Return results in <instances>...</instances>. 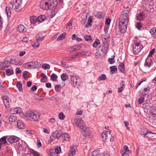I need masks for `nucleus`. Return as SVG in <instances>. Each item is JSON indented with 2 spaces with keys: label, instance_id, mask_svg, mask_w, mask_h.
Returning a JSON list of instances; mask_svg holds the SVG:
<instances>
[{
  "label": "nucleus",
  "instance_id": "obj_1",
  "mask_svg": "<svg viewBox=\"0 0 156 156\" xmlns=\"http://www.w3.org/2000/svg\"><path fill=\"white\" fill-rule=\"evenodd\" d=\"M129 8L127 7L121 13L119 18V29L121 33H125L126 30L129 20Z\"/></svg>",
  "mask_w": 156,
  "mask_h": 156
},
{
  "label": "nucleus",
  "instance_id": "obj_2",
  "mask_svg": "<svg viewBox=\"0 0 156 156\" xmlns=\"http://www.w3.org/2000/svg\"><path fill=\"white\" fill-rule=\"evenodd\" d=\"M74 122L76 127L81 129H84L87 128L86 126L80 116H77L74 118Z\"/></svg>",
  "mask_w": 156,
  "mask_h": 156
},
{
  "label": "nucleus",
  "instance_id": "obj_3",
  "mask_svg": "<svg viewBox=\"0 0 156 156\" xmlns=\"http://www.w3.org/2000/svg\"><path fill=\"white\" fill-rule=\"evenodd\" d=\"M40 115V114L37 112H31L27 114L26 117L31 121H37Z\"/></svg>",
  "mask_w": 156,
  "mask_h": 156
},
{
  "label": "nucleus",
  "instance_id": "obj_4",
  "mask_svg": "<svg viewBox=\"0 0 156 156\" xmlns=\"http://www.w3.org/2000/svg\"><path fill=\"white\" fill-rule=\"evenodd\" d=\"M22 0H16L13 4L10 3L9 6L11 8H14L15 10L17 12L20 11L21 9V5L22 3Z\"/></svg>",
  "mask_w": 156,
  "mask_h": 156
},
{
  "label": "nucleus",
  "instance_id": "obj_5",
  "mask_svg": "<svg viewBox=\"0 0 156 156\" xmlns=\"http://www.w3.org/2000/svg\"><path fill=\"white\" fill-rule=\"evenodd\" d=\"M25 65L29 69L37 68L40 66L41 64L37 62L33 61L27 63Z\"/></svg>",
  "mask_w": 156,
  "mask_h": 156
},
{
  "label": "nucleus",
  "instance_id": "obj_6",
  "mask_svg": "<svg viewBox=\"0 0 156 156\" xmlns=\"http://www.w3.org/2000/svg\"><path fill=\"white\" fill-rule=\"evenodd\" d=\"M70 80L71 84L74 87H75L77 85L80 86V79L79 77L75 76H71Z\"/></svg>",
  "mask_w": 156,
  "mask_h": 156
},
{
  "label": "nucleus",
  "instance_id": "obj_7",
  "mask_svg": "<svg viewBox=\"0 0 156 156\" xmlns=\"http://www.w3.org/2000/svg\"><path fill=\"white\" fill-rule=\"evenodd\" d=\"M48 9L53 10L57 6L58 2L57 0H50L47 2Z\"/></svg>",
  "mask_w": 156,
  "mask_h": 156
},
{
  "label": "nucleus",
  "instance_id": "obj_8",
  "mask_svg": "<svg viewBox=\"0 0 156 156\" xmlns=\"http://www.w3.org/2000/svg\"><path fill=\"white\" fill-rule=\"evenodd\" d=\"M143 5L144 8L147 10H149L151 9L153 7V4H151L149 3V0H144L143 2Z\"/></svg>",
  "mask_w": 156,
  "mask_h": 156
},
{
  "label": "nucleus",
  "instance_id": "obj_9",
  "mask_svg": "<svg viewBox=\"0 0 156 156\" xmlns=\"http://www.w3.org/2000/svg\"><path fill=\"white\" fill-rule=\"evenodd\" d=\"M140 134L141 135H144V137H146V135L148 133L156 134V133H154L151 131H148L147 129L144 127H143L140 128Z\"/></svg>",
  "mask_w": 156,
  "mask_h": 156
},
{
  "label": "nucleus",
  "instance_id": "obj_10",
  "mask_svg": "<svg viewBox=\"0 0 156 156\" xmlns=\"http://www.w3.org/2000/svg\"><path fill=\"white\" fill-rule=\"evenodd\" d=\"M19 140V138L16 136H11L7 139L8 141L10 143L17 142Z\"/></svg>",
  "mask_w": 156,
  "mask_h": 156
},
{
  "label": "nucleus",
  "instance_id": "obj_11",
  "mask_svg": "<svg viewBox=\"0 0 156 156\" xmlns=\"http://www.w3.org/2000/svg\"><path fill=\"white\" fill-rule=\"evenodd\" d=\"M149 120L151 123L156 125V115H150Z\"/></svg>",
  "mask_w": 156,
  "mask_h": 156
},
{
  "label": "nucleus",
  "instance_id": "obj_12",
  "mask_svg": "<svg viewBox=\"0 0 156 156\" xmlns=\"http://www.w3.org/2000/svg\"><path fill=\"white\" fill-rule=\"evenodd\" d=\"M76 151L75 149L74 148V145H72L70 147V150L68 153V155L69 156H72L75 154Z\"/></svg>",
  "mask_w": 156,
  "mask_h": 156
},
{
  "label": "nucleus",
  "instance_id": "obj_13",
  "mask_svg": "<svg viewBox=\"0 0 156 156\" xmlns=\"http://www.w3.org/2000/svg\"><path fill=\"white\" fill-rule=\"evenodd\" d=\"M103 53V52H101V51L98 48L96 49V51L95 53V55L97 58H102V55Z\"/></svg>",
  "mask_w": 156,
  "mask_h": 156
},
{
  "label": "nucleus",
  "instance_id": "obj_14",
  "mask_svg": "<svg viewBox=\"0 0 156 156\" xmlns=\"http://www.w3.org/2000/svg\"><path fill=\"white\" fill-rule=\"evenodd\" d=\"M40 5L41 8L44 9L46 10L48 9L47 2H44V1H42L40 2Z\"/></svg>",
  "mask_w": 156,
  "mask_h": 156
},
{
  "label": "nucleus",
  "instance_id": "obj_15",
  "mask_svg": "<svg viewBox=\"0 0 156 156\" xmlns=\"http://www.w3.org/2000/svg\"><path fill=\"white\" fill-rule=\"evenodd\" d=\"M152 62V59L151 58L147 57L146 59L145 65L148 67H150Z\"/></svg>",
  "mask_w": 156,
  "mask_h": 156
},
{
  "label": "nucleus",
  "instance_id": "obj_16",
  "mask_svg": "<svg viewBox=\"0 0 156 156\" xmlns=\"http://www.w3.org/2000/svg\"><path fill=\"white\" fill-rule=\"evenodd\" d=\"M37 22L39 23H41L47 19L45 16L44 15H42L37 17Z\"/></svg>",
  "mask_w": 156,
  "mask_h": 156
},
{
  "label": "nucleus",
  "instance_id": "obj_17",
  "mask_svg": "<svg viewBox=\"0 0 156 156\" xmlns=\"http://www.w3.org/2000/svg\"><path fill=\"white\" fill-rule=\"evenodd\" d=\"M118 69L120 70L121 72L124 74L126 72L125 69L124 65L123 63H120L118 67Z\"/></svg>",
  "mask_w": 156,
  "mask_h": 156
},
{
  "label": "nucleus",
  "instance_id": "obj_18",
  "mask_svg": "<svg viewBox=\"0 0 156 156\" xmlns=\"http://www.w3.org/2000/svg\"><path fill=\"white\" fill-rule=\"evenodd\" d=\"M150 115H156V107L154 106H150Z\"/></svg>",
  "mask_w": 156,
  "mask_h": 156
},
{
  "label": "nucleus",
  "instance_id": "obj_19",
  "mask_svg": "<svg viewBox=\"0 0 156 156\" xmlns=\"http://www.w3.org/2000/svg\"><path fill=\"white\" fill-rule=\"evenodd\" d=\"M144 13L143 12H140L137 16V20L140 21L144 19Z\"/></svg>",
  "mask_w": 156,
  "mask_h": 156
},
{
  "label": "nucleus",
  "instance_id": "obj_20",
  "mask_svg": "<svg viewBox=\"0 0 156 156\" xmlns=\"http://www.w3.org/2000/svg\"><path fill=\"white\" fill-rule=\"evenodd\" d=\"M17 126L19 129H22L24 128L25 124L22 121L19 120L17 122Z\"/></svg>",
  "mask_w": 156,
  "mask_h": 156
},
{
  "label": "nucleus",
  "instance_id": "obj_21",
  "mask_svg": "<svg viewBox=\"0 0 156 156\" xmlns=\"http://www.w3.org/2000/svg\"><path fill=\"white\" fill-rule=\"evenodd\" d=\"M3 102L5 107H9L10 103H11V100L8 98L6 100L4 99Z\"/></svg>",
  "mask_w": 156,
  "mask_h": 156
},
{
  "label": "nucleus",
  "instance_id": "obj_22",
  "mask_svg": "<svg viewBox=\"0 0 156 156\" xmlns=\"http://www.w3.org/2000/svg\"><path fill=\"white\" fill-rule=\"evenodd\" d=\"M36 37L37 41H40L43 40L44 37L41 33H39L36 35Z\"/></svg>",
  "mask_w": 156,
  "mask_h": 156
},
{
  "label": "nucleus",
  "instance_id": "obj_23",
  "mask_svg": "<svg viewBox=\"0 0 156 156\" xmlns=\"http://www.w3.org/2000/svg\"><path fill=\"white\" fill-rule=\"evenodd\" d=\"M17 29L20 32H24L26 31V29L22 25H20L18 26Z\"/></svg>",
  "mask_w": 156,
  "mask_h": 156
},
{
  "label": "nucleus",
  "instance_id": "obj_24",
  "mask_svg": "<svg viewBox=\"0 0 156 156\" xmlns=\"http://www.w3.org/2000/svg\"><path fill=\"white\" fill-rule=\"evenodd\" d=\"M150 32L153 37H156V28H153L151 29Z\"/></svg>",
  "mask_w": 156,
  "mask_h": 156
},
{
  "label": "nucleus",
  "instance_id": "obj_25",
  "mask_svg": "<svg viewBox=\"0 0 156 156\" xmlns=\"http://www.w3.org/2000/svg\"><path fill=\"white\" fill-rule=\"evenodd\" d=\"M5 73L8 76H10L14 74V72L12 69H7L5 70Z\"/></svg>",
  "mask_w": 156,
  "mask_h": 156
},
{
  "label": "nucleus",
  "instance_id": "obj_26",
  "mask_svg": "<svg viewBox=\"0 0 156 156\" xmlns=\"http://www.w3.org/2000/svg\"><path fill=\"white\" fill-rule=\"evenodd\" d=\"M124 83V82L123 81H122V82L120 83L121 86L120 87H119L118 89V92L119 93H120L122 91V90L124 89L125 86Z\"/></svg>",
  "mask_w": 156,
  "mask_h": 156
},
{
  "label": "nucleus",
  "instance_id": "obj_27",
  "mask_svg": "<svg viewBox=\"0 0 156 156\" xmlns=\"http://www.w3.org/2000/svg\"><path fill=\"white\" fill-rule=\"evenodd\" d=\"M105 44L102 45V46L101 50V52H103L104 53H106L108 51V47L107 45L105 46Z\"/></svg>",
  "mask_w": 156,
  "mask_h": 156
},
{
  "label": "nucleus",
  "instance_id": "obj_28",
  "mask_svg": "<svg viewBox=\"0 0 156 156\" xmlns=\"http://www.w3.org/2000/svg\"><path fill=\"white\" fill-rule=\"evenodd\" d=\"M66 33H64L61 34L58 37L57 40L59 41L64 39L66 37Z\"/></svg>",
  "mask_w": 156,
  "mask_h": 156
},
{
  "label": "nucleus",
  "instance_id": "obj_29",
  "mask_svg": "<svg viewBox=\"0 0 156 156\" xmlns=\"http://www.w3.org/2000/svg\"><path fill=\"white\" fill-rule=\"evenodd\" d=\"M30 20L31 23L34 24L37 22V17L33 16L30 17Z\"/></svg>",
  "mask_w": 156,
  "mask_h": 156
},
{
  "label": "nucleus",
  "instance_id": "obj_30",
  "mask_svg": "<svg viewBox=\"0 0 156 156\" xmlns=\"http://www.w3.org/2000/svg\"><path fill=\"white\" fill-rule=\"evenodd\" d=\"M107 131H105V132L103 131L102 134L101 136L103 138V140L105 141L106 140L107 137V134L106 133Z\"/></svg>",
  "mask_w": 156,
  "mask_h": 156
},
{
  "label": "nucleus",
  "instance_id": "obj_31",
  "mask_svg": "<svg viewBox=\"0 0 156 156\" xmlns=\"http://www.w3.org/2000/svg\"><path fill=\"white\" fill-rule=\"evenodd\" d=\"M61 137L64 138V140H67L69 139V135L66 133H64L62 134Z\"/></svg>",
  "mask_w": 156,
  "mask_h": 156
},
{
  "label": "nucleus",
  "instance_id": "obj_32",
  "mask_svg": "<svg viewBox=\"0 0 156 156\" xmlns=\"http://www.w3.org/2000/svg\"><path fill=\"white\" fill-rule=\"evenodd\" d=\"M105 16V15L100 12H98L95 15V16L99 19L102 18Z\"/></svg>",
  "mask_w": 156,
  "mask_h": 156
},
{
  "label": "nucleus",
  "instance_id": "obj_33",
  "mask_svg": "<svg viewBox=\"0 0 156 156\" xmlns=\"http://www.w3.org/2000/svg\"><path fill=\"white\" fill-rule=\"evenodd\" d=\"M149 87L144 88L142 91V95H147L149 92Z\"/></svg>",
  "mask_w": 156,
  "mask_h": 156
},
{
  "label": "nucleus",
  "instance_id": "obj_34",
  "mask_svg": "<svg viewBox=\"0 0 156 156\" xmlns=\"http://www.w3.org/2000/svg\"><path fill=\"white\" fill-rule=\"evenodd\" d=\"M5 12L7 14L8 18H10L11 17V11L9 8L6 7L5 8Z\"/></svg>",
  "mask_w": 156,
  "mask_h": 156
},
{
  "label": "nucleus",
  "instance_id": "obj_35",
  "mask_svg": "<svg viewBox=\"0 0 156 156\" xmlns=\"http://www.w3.org/2000/svg\"><path fill=\"white\" fill-rule=\"evenodd\" d=\"M72 39L73 40H76L77 41H79L82 40L81 38L78 37L75 34L72 35Z\"/></svg>",
  "mask_w": 156,
  "mask_h": 156
},
{
  "label": "nucleus",
  "instance_id": "obj_36",
  "mask_svg": "<svg viewBox=\"0 0 156 156\" xmlns=\"http://www.w3.org/2000/svg\"><path fill=\"white\" fill-rule=\"evenodd\" d=\"M100 151L99 149H97L94 151L92 153L91 156H98Z\"/></svg>",
  "mask_w": 156,
  "mask_h": 156
},
{
  "label": "nucleus",
  "instance_id": "obj_37",
  "mask_svg": "<svg viewBox=\"0 0 156 156\" xmlns=\"http://www.w3.org/2000/svg\"><path fill=\"white\" fill-rule=\"evenodd\" d=\"M52 133L56 139L59 138L60 136H61L62 134L57 131L53 132Z\"/></svg>",
  "mask_w": 156,
  "mask_h": 156
},
{
  "label": "nucleus",
  "instance_id": "obj_38",
  "mask_svg": "<svg viewBox=\"0 0 156 156\" xmlns=\"http://www.w3.org/2000/svg\"><path fill=\"white\" fill-rule=\"evenodd\" d=\"M100 44V41L99 39H97L93 44V46L94 48H96L98 45Z\"/></svg>",
  "mask_w": 156,
  "mask_h": 156
},
{
  "label": "nucleus",
  "instance_id": "obj_39",
  "mask_svg": "<svg viewBox=\"0 0 156 156\" xmlns=\"http://www.w3.org/2000/svg\"><path fill=\"white\" fill-rule=\"evenodd\" d=\"M6 142V137L3 136L0 139V144H5Z\"/></svg>",
  "mask_w": 156,
  "mask_h": 156
},
{
  "label": "nucleus",
  "instance_id": "obj_40",
  "mask_svg": "<svg viewBox=\"0 0 156 156\" xmlns=\"http://www.w3.org/2000/svg\"><path fill=\"white\" fill-rule=\"evenodd\" d=\"M106 76L105 74H101L98 78V80L99 81L105 80L106 79Z\"/></svg>",
  "mask_w": 156,
  "mask_h": 156
},
{
  "label": "nucleus",
  "instance_id": "obj_41",
  "mask_svg": "<svg viewBox=\"0 0 156 156\" xmlns=\"http://www.w3.org/2000/svg\"><path fill=\"white\" fill-rule=\"evenodd\" d=\"M16 120V117L14 115H11L9 118V121L12 122H14Z\"/></svg>",
  "mask_w": 156,
  "mask_h": 156
},
{
  "label": "nucleus",
  "instance_id": "obj_42",
  "mask_svg": "<svg viewBox=\"0 0 156 156\" xmlns=\"http://www.w3.org/2000/svg\"><path fill=\"white\" fill-rule=\"evenodd\" d=\"M72 22L73 20H71L67 23L66 28H69L70 29H71L72 27Z\"/></svg>",
  "mask_w": 156,
  "mask_h": 156
},
{
  "label": "nucleus",
  "instance_id": "obj_43",
  "mask_svg": "<svg viewBox=\"0 0 156 156\" xmlns=\"http://www.w3.org/2000/svg\"><path fill=\"white\" fill-rule=\"evenodd\" d=\"M87 128L86 129H82L83 130V136H89L90 135V133L89 131L86 130Z\"/></svg>",
  "mask_w": 156,
  "mask_h": 156
},
{
  "label": "nucleus",
  "instance_id": "obj_44",
  "mask_svg": "<svg viewBox=\"0 0 156 156\" xmlns=\"http://www.w3.org/2000/svg\"><path fill=\"white\" fill-rule=\"evenodd\" d=\"M58 78V76L57 75L55 74V73H52L50 76V78L51 79L54 81H55L56 80V79Z\"/></svg>",
  "mask_w": 156,
  "mask_h": 156
},
{
  "label": "nucleus",
  "instance_id": "obj_45",
  "mask_svg": "<svg viewBox=\"0 0 156 156\" xmlns=\"http://www.w3.org/2000/svg\"><path fill=\"white\" fill-rule=\"evenodd\" d=\"M61 77L63 81L66 80L68 79L67 75L65 73H62L61 75Z\"/></svg>",
  "mask_w": 156,
  "mask_h": 156
},
{
  "label": "nucleus",
  "instance_id": "obj_46",
  "mask_svg": "<svg viewBox=\"0 0 156 156\" xmlns=\"http://www.w3.org/2000/svg\"><path fill=\"white\" fill-rule=\"evenodd\" d=\"M143 47L140 43L137 42V50L140 52L143 48Z\"/></svg>",
  "mask_w": 156,
  "mask_h": 156
},
{
  "label": "nucleus",
  "instance_id": "obj_47",
  "mask_svg": "<svg viewBox=\"0 0 156 156\" xmlns=\"http://www.w3.org/2000/svg\"><path fill=\"white\" fill-rule=\"evenodd\" d=\"M16 86L19 91H22L23 90L22 89V84L19 82H17Z\"/></svg>",
  "mask_w": 156,
  "mask_h": 156
},
{
  "label": "nucleus",
  "instance_id": "obj_48",
  "mask_svg": "<svg viewBox=\"0 0 156 156\" xmlns=\"http://www.w3.org/2000/svg\"><path fill=\"white\" fill-rule=\"evenodd\" d=\"M92 24V19H90V18L88 20L87 22L86 25V27H88L89 26H91Z\"/></svg>",
  "mask_w": 156,
  "mask_h": 156
},
{
  "label": "nucleus",
  "instance_id": "obj_49",
  "mask_svg": "<svg viewBox=\"0 0 156 156\" xmlns=\"http://www.w3.org/2000/svg\"><path fill=\"white\" fill-rule=\"evenodd\" d=\"M42 68L44 69H49L50 66L48 64H44L42 65Z\"/></svg>",
  "mask_w": 156,
  "mask_h": 156
},
{
  "label": "nucleus",
  "instance_id": "obj_50",
  "mask_svg": "<svg viewBox=\"0 0 156 156\" xmlns=\"http://www.w3.org/2000/svg\"><path fill=\"white\" fill-rule=\"evenodd\" d=\"M21 111V109L20 107L16 108L14 109V112L16 114H20Z\"/></svg>",
  "mask_w": 156,
  "mask_h": 156
},
{
  "label": "nucleus",
  "instance_id": "obj_51",
  "mask_svg": "<svg viewBox=\"0 0 156 156\" xmlns=\"http://www.w3.org/2000/svg\"><path fill=\"white\" fill-rule=\"evenodd\" d=\"M136 42H135L133 45V53L134 54L136 55Z\"/></svg>",
  "mask_w": 156,
  "mask_h": 156
},
{
  "label": "nucleus",
  "instance_id": "obj_52",
  "mask_svg": "<svg viewBox=\"0 0 156 156\" xmlns=\"http://www.w3.org/2000/svg\"><path fill=\"white\" fill-rule=\"evenodd\" d=\"M111 71L116 72L117 71V68L115 66H112L110 67Z\"/></svg>",
  "mask_w": 156,
  "mask_h": 156
},
{
  "label": "nucleus",
  "instance_id": "obj_53",
  "mask_svg": "<svg viewBox=\"0 0 156 156\" xmlns=\"http://www.w3.org/2000/svg\"><path fill=\"white\" fill-rule=\"evenodd\" d=\"M147 80V79L146 78H144L143 79H141V80L139 81L138 83L137 84V87L140 85L143 82H145Z\"/></svg>",
  "mask_w": 156,
  "mask_h": 156
},
{
  "label": "nucleus",
  "instance_id": "obj_54",
  "mask_svg": "<svg viewBox=\"0 0 156 156\" xmlns=\"http://www.w3.org/2000/svg\"><path fill=\"white\" fill-rule=\"evenodd\" d=\"M59 118L61 120H63L65 118V116L63 112H61L58 115Z\"/></svg>",
  "mask_w": 156,
  "mask_h": 156
},
{
  "label": "nucleus",
  "instance_id": "obj_55",
  "mask_svg": "<svg viewBox=\"0 0 156 156\" xmlns=\"http://www.w3.org/2000/svg\"><path fill=\"white\" fill-rule=\"evenodd\" d=\"M20 39L23 42H27L29 40V38L25 36L22 37H21Z\"/></svg>",
  "mask_w": 156,
  "mask_h": 156
},
{
  "label": "nucleus",
  "instance_id": "obj_56",
  "mask_svg": "<svg viewBox=\"0 0 156 156\" xmlns=\"http://www.w3.org/2000/svg\"><path fill=\"white\" fill-rule=\"evenodd\" d=\"M142 27V24L141 22H137V29L139 30H141Z\"/></svg>",
  "mask_w": 156,
  "mask_h": 156
},
{
  "label": "nucleus",
  "instance_id": "obj_57",
  "mask_svg": "<svg viewBox=\"0 0 156 156\" xmlns=\"http://www.w3.org/2000/svg\"><path fill=\"white\" fill-rule=\"evenodd\" d=\"M85 40L86 41H89L91 40L92 38L90 36L85 35L84 37Z\"/></svg>",
  "mask_w": 156,
  "mask_h": 156
},
{
  "label": "nucleus",
  "instance_id": "obj_58",
  "mask_svg": "<svg viewBox=\"0 0 156 156\" xmlns=\"http://www.w3.org/2000/svg\"><path fill=\"white\" fill-rule=\"evenodd\" d=\"M55 152L57 154H59L61 151V149L60 147H57L55 149Z\"/></svg>",
  "mask_w": 156,
  "mask_h": 156
},
{
  "label": "nucleus",
  "instance_id": "obj_59",
  "mask_svg": "<svg viewBox=\"0 0 156 156\" xmlns=\"http://www.w3.org/2000/svg\"><path fill=\"white\" fill-rule=\"evenodd\" d=\"M108 62L111 64H112L115 62V59L113 58H109Z\"/></svg>",
  "mask_w": 156,
  "mask_h": 156
},
{
  "label": "nucleus",
  "instance_id": "obj_60",
  "mask_svg": "<svg viewBox=\"0 0 156 156\" xmlns=\"http://www.w3.org/2000/svg\"><path fill=\"white\" fill-rule=\"evenodd\" d=\"M56 139L55 136L54 135L53 133H52L51 135L50 136V140L51 141V142L53 141L54 140Z\"/></svg>",
  "mask_w": 156,
  "mask_h": 156
},
{
  "label": "nucleus",
  "instance_id": "obj_61",
  "mask_svg": "<svg viewBox=\"0 0 156 156\" xmlns=\"http://www.w3.org/2000/svg\"><path fill=\"white\" fill-rule=\"evenodd\" d=\"M144 97H141V98H139L138 99V101L139 102V104H142L143 103L144 101Z\"/></svg>",
  "mask_w": 156,
  "mask_h": 156
},
{
  "label": "nucleus",
  "instance_id": "obj_62",
  "mask_svg": "<svg viewBox=\"0 0 156 156\" xmlns=\"http://www.w3.org/2000/svg\"><path fill=\"white\" fill-rule=\"evenodd\" d=\"M75 47H74V46H73L72 47L69 48L68 49L69 51V52H71L75 51V50H76V48L75 49Z\"/></svg>",
  "mask_w": 156,
  "mask_h": 156
},
{
  "label": "nucleus",
  "instance_id": "obj_63",
  "mask_svg": "<svg viewBox=\"0 0 156 156\" xmlns=\"http://www.w3.org/2000/svg\"><path fill=\"white\" fill-rule=\"evenodd\" d=\"M111 19L109 18H107L105 20V23L107 25H109L111 22Z\"/></svg>",
  "mask_w": 156,
  "mask_h": 156
},
{
  "label": "nucleus",
  "instance_id": "obj_64",
  "mask_svg": "<svg viewBox=\"0 0 156 156\" xmlns=\"http://www.w3.org/2000/svg\"><path fill=\"white\" fill-rule=\"evenodd\" d=\"M33 154L34 156H39L40 155L39 153L35 151H34Z\"/></svg>",
  "mask_w": 156,
  "mask_h": 156
}]
</instances>
